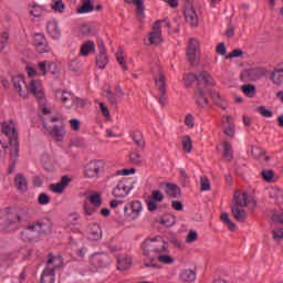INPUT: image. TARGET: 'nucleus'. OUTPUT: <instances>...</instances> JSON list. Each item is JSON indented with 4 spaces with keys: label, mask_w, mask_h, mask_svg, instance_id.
Instances as JSON below:
<instances>
[{
    "label": "nucleus",
    "mask_w": 283,
    "mask_h": 283,
    "mask_svg": "<svg viewBox=\"0 0 283 283\" xmlns=\"http://www.w3.org/2000/svg\"><path fill=\"white\" fill-rule=\"evenodd\" d=\"M70 182H72V179L67 176H63L57 184H52L50 186V190L53 193H63V191H65L70 186Z\"/></svg>",
    "instance_id": "nucleus-22"
},
{
    "label": "nucleus",
    "mask_w": 283,
    "mask_h": 283,
    "mask_svg": "<svg viewBox=\"0 0 283 283\" xmlns=\"http://www.w3.org/2000/svg\"><path fill=\"white\" fill-rule=\"evenodd\" d=\"M14 213H19V208L7 207V208L0 210V218H6L8 216H14Z\"/></svg>",
    "instance_id": "nucleus-47"
},
{
    "label": "nucleus",
    "mask_w": 283,
    "mask_h": 283,
    "mask_svg": "<svg viewBox=\"0 0 283 283\" xmlns=\"http://www.w3.org/2000/svg\"><path fill=\"white\" fill-rule=\"evenodd\" d=\"M61 266H63V258L50 255L48 260V264L41 274L40 283H54L55 282L54 271H56V269Z\"/></svg>",
    "instance_id": "nucleus-6"
},
{
    "label": "nucleus",
    "mask_w": 283,
    "mask_h": 283,
    "mask_svg": "<svg viewBox=\"0 0 283 283\" xmlns=\"http://www.w3.org/2000/svg\"><path fill=\"white\" fill-rule=\"evenodd\" d=\"M46 32L51 39H61V27L59 25V21L52 19L46 22Z\"/></svg>",
    "instance_id": "nucleus-21"
},
{
    "label": "nucleus",
    "mask_w": 283,
    "mask_h": 283,
    "mask_svg": "<svg viewBox=\"0 0 283 283\" xmlns=\"http://www.w3.org/2000/svg\"><path fill=\"white\" fill-rule=\"evenodd\" d=\"M180 282L192 283L196 282V271L191 269H184L179 274Z\"/></svg>",
    "instance_id": "nucleus-28"
},
{
    "label": "nucleus",
    "mask_w": 283,
    "mask_h": 283,
    "mask_svg": "<svg viewBox=\"0 0 283 283\" xmlns=\"http://www.w3.org/2000/svg\"><path fill=\"white\" fill-rule=\"evenodd\" d=\"M136 181L134 179L124 178L117 182V185L113 188L114 198H127L129 193H132Z\"/></svg>",
    "instance_id": "nucleus-7"
},
{
    "label": "nucleus",
    "mask_w": 283,
    "mask_h": 283,
    "mask_svg": "<svg viewBox=\"0 0 283 283\" xmlns=\"http://www.w3.org/2000/svg\"><path fill=\"white\" fill-rule=\"evenodd\" d=\"M165 191L169 198H178L180 196V188L174 184H167Z\"/></svg>",
    "instance_id": "nucleus-36"
},
{
    "label": "nucleus",
    "mask_w": 283,
    "mask_h": 283,
    "mask_svg": "<svg viewBox=\"0 0 283 283\" xmlns=\"http://www.w3.org/2000/svg\"><path fill=\"white\" fill-rule=\"evenodd\" d=\"M10 35L7 32L0 33V52H3L8 45Z\"/></svg>",
    "instance_id": "nucleus-51"
},
{
    "label": "nucleus",
    "mask_w": 283,
    "mask_h": 283,
    "mask_svg": "<svg viewBox=\"0 0 283 283\" xmlns=\"http://www.w3.org/2000/svg\"><path fill=\"white\" fill-rule=\"evenodd\" d=\"M221 222H223L224 227L229 229V231H235L237 227L233 221H231V218L229 217V213L227 212H221Z\"/></svg>",
    "instance_id": "nucleus-38"
},
{
    "label": "nucleus",
    "mask_w": 283,
    "mask_h": 283,
    "mask_svg": "<svg viewBox=\"0 0 283 283\" xmlns=\"http://www.w3.org/2000/svg\"><path fill=\"white\" fill-rule=\"evenodd\" d=\"M274 222H280V224H283V210L277 211L273 214Z\"/></svg>",
    "instance_id": "nucleus-63"
},
{
    "label": "nucleus",
    "mask_w": 283,
    "mask_h": 283,
    "mask_svg": "<svg viewBox=\"0 0 283 283\" xmlns=\"http://www.w3.org/2000/svg\"><path fill=\"white\" fill-rule=\"evenodd\" d=\"M136 168H125L117 171V176H134Z\"/></svg>",
    "instance_id": "nucleus-61"
},
{
    "label": "nucleus",
    "mask_w": 283,
    "mask_h": 283,
    "mask_svg": "<svg viewBox=\"0 0 283 283\" xmlns=\"http://www.w3.org/2000/svg\"><path fill=\"white\" fill-rule=\"evenodd\" d=\"M196 81H198V75H196L193 73L185 74L182 77V82L186 85V87H191V85H193V83H196Z\"/></svg>",
    "instance_id": "nucleus-41"
},
{
    "label": "nucleus",
    "mask_w": 283,
    "mask_h": 283,
    "mask_svg": "<svg viewBox=\"0 0 283 283\" xmlns=\"http://www.w3.org/2000/svg\"><path fill=\"white\" fill-rule=\"evenodd\" d=\"M31 80L27 86V94H32L39 105L43 116H50L51 111L48 107V98L45 97V87H43V82L41 80H34V77H30Z\"/></svg>",
    "instance_id": "nucleus-4"
},
{
    "label": "nucleus",
    "mask_w": 283,
    "mask_h": 283,
    "mask_svg": "<svg viewBox=\"0 0 283 283\" xmlns=\"http://www.w3.org/2000/svg\"><path fill=\"white\" fill-rule=\"evenodd\" d=\"M161 222L166 227H174L176 224V217L174 214H166L163 217Z\"/></svg>",
    "instance_id": "nucleus-49"
},
{
    "label": "nucleus",
    "mask_w": 283,
    "mask_h": 283,
    "mask_svg": "<svg viewBox=\"0 0 283 283\" xmlns=\"http://www.w3.org/2000/svg\"><path fill=\"white\" fill-rule=\"evenodd\" d=\"M99 111L102 112L104 118H106V120H109L112 115L109 114V108H107V106L104 103H99Z\"/></svg>",
    "instance_id": "nucleus-60"
},
{
    "label": "nucleus",
    "mask_w": 283,
    "mask_h": 283,
    "mask_svg": "<svg viewBox=\"0 0 283 283\" xmlns=\"http://www.w3.org/2000/svg\"><path fill=\"white\" fill-rule=\"evenodd\" d=\"M178 22L169 20H160L157 21L153 27V32H150L147 36L146 44L147 45H160L163 43V30H167L168 34H174L178 32Z\"/></svg>",
    "instance_id": "nucleus-3"
},
{
    "label": "nucleus",
    "mask_w": 283,
    "mask_h": 283,
    "mask_svg": "<svg viewBox=\"0 0 283 283\" xmlns=\"http://www.w3.org/2000/svg\"><path fill=\"white\" fill-rule=\"evenodd\" d=\"M233 198L238 207H253L255 205V199L247 191L238 190L234 192Z\"/></svg>",
    "instance_id": "nucleus-13"
},
{
    "label": "nucleus",
    "mask_w": 283,
    "mask_h": 283,
    "mask_svg": "<svg viewBox=\"0 0 283 283\" xmlns=\"http://www.w3.org/2000/svg\"><path fill=\"white\" fill-rule=\"evenodd\" d=\"M198 240V231L190 230L186 237V244H193Z\"/></svg>",
    "instance_id": "nucleus-50"
},
{
    "label": "nucleus",
    "mask_w": 283,
    "mask_h": 283,
    "mask_svg": "<svg viewBox=\"0 0 283 283\" xmlns=\"http://www.w3.org/2000/svg\"><path fill=\"white\" fill-rule=\"evenodd\" d=\"M38 202L43 207H45V205H50V196H48L46 193H40L38 197Z\"/></svg>",
    "instance_id": "nucleus-58"
},
{
    "label": "nucleus",
    "mask_w": 283,
    "mask_h": 283,
    "mask_svg": "<svg viewBox=\"0 0 283 283\" xmlns=\"http://www.w3.org/2000/svg\"><path fill=\"white\" fill-rule=\"evenodd\" d=\"M261 176L265 182H275V172L273 170H262Z\"/></svg>",
    "instance_id": "nucleus-46"
},
{
    "label": "nucleus",
    "mask_w": 283,
    "mask_h": 283,
    "mask_svg": "<svg viewBox=\"0 0 283 283\" xmlns=\"http://www.w3.org/2000/svg\"><path fill=\"white\" fill-rule=\"evenodd\" d=\"M94 52H96V44L93 41L83 43L80 49L81 56H90V54H94Z\"/></svg>",
    "instance_id": "nucleus-29"
},
{
    "label": "nucleus",
    "mask_w": 283,
    "mask_h": 283,
    "mask_svg": "<svg viewBox=\"0 0 283 283\" xmlns=\"http://www.w3.org/2000/svg\"><path fill=\"white\" fill-rule=\"evenodd\" d=\"M33 45L39 54H45L50 52V45L48 44V40L45 39V35L41 33H35L33 35Z\"/></svg>",
    "instance_id": "nucleus-17"
},
{
    "label": "nucleus",
    "mask_w": 283,
    "mask_h": 283,
    "mask_svg": "<svg viewBox=\"0 0 283 283\" xmlns=\"http://www.w3.org/2000/svg\"><path fill=\"white\" fill-rule=\"evenodd\" d=\"M220 147L223 149V157L226 160H233V148L231 147V144L223 142L222 145L218 147V149H220Z\"/></svg>",
    "instance_id": "nucleus-33"
},
{
    "label": "nucleus",
    "mask_w": 283,
    "mask_h": 283,
    "mask_svg": "<svg viewBox=\"0 0 283 283\" xmlns=\"http://www.w3.org/2000/svg\"><path fill=\"white\" fill-rule=\"evenodd\" d=\"M103 169H105V161L92 160L85 166L84 176L85 178H98Z\"/></svg>",
    "instance_id": "nucleus-11"
},
{
    "label": "nucleus",
    "mask_w": 283,
    "mask_h": 283,
    "mask_svg": "<svg viewBox=\"0 0 283 283\" xmlns=\"http://www.w3.org/2000/svg\"><path fill=\"white\" fill-rule=\"evenodd\" d=\"M269 195L274 198L279 205H283V190L280 188H270Z\"/></svg>",
    "instance_id": "nucleus-37"
},
{
    "label": "nucleus",
    "mask_w": 283,
    "mask_h": 283,
    "mask_svg": "<svg viewBox=\"0 0 283 283\" xmlns=\"http://www.w3.org/2000/svg\"><path fill=\"white\" fill-rule=\"evenodd\" d=\"M185 18L187 23H189L190 25H198V14L196 13V9H193V7H186Z\"/></svg>",
    "instance_id": "nucleus-26"
},
{
    "label": "nucleus",
    "mask_w": 283,
    "mask_h": 283,
    "mask_svg": "<svg viewBox=\"0 0 283 283\" xmlns=\"http://www.w3.org/2000/svg\"><path fill=\"white\" fill-rule=\"evenodd\" d=\"M258 112L263 118H273V111L265 108L264 106H260Z\"/></svg>",
    "instance_id": "nucleus-53"
},
{
    "label": "nucleus",
    "mask_w": 283,
    "mask_h": 283,
    "mask_svg": "<svg viewBox=\"0 0 283 283\" xmlns=\"http://www.w3.org/2000/svg\"><path fill=\"white\" fill-rule=\"evenodd\" d=\"M200 182H201V191H209V189H211V182L209 181V178L203 176L201 177Z\"/></svg>",
    "instance_id": "nucleus-56"
},
{
    "label": "nucleus",
    "mask_w": 283,
    "mask_h": 283,
    "mask_svg": "<svg viewBox=\"0 0 283 283\" xmlns=\"http://www.w3.org/2000/svg\"><path fill=\"white\" fill-rule=\"evenodd\" d=\"M52 223L50 221H43V222H38L36 224L29 226L23 232H22V240H34L32 237H28L34 231H48V229H51Z\"/></svg>",
    "instance_id": "nucleus-14"
},
{
    "label": "nucleus",
    "mask_w": 283,
    "mask_h": 283,
    "mask_svg": "<svg viewBox=\"0 0 283 283\" xmlns=\"http://www.w3.org/2000/svg\"><path fill=\"white\" fill-rule=\"evenodd\" d=\"M87 201L83 206L85 216H94L96 210L103 205V195H101V192L93 191L87 196Z\"/></svg>",
    "instance_id": "nucleus-8"
},
{
    "label": "nucleus",
    "mask_w": 283,
    "mask_h": 283,
    "mask_svg": "<svg viewBox=\"0 0 283 283\" xmlns=\"http://www.w3.org/2000/svg\"><path fill=\"white\" fill-rule=\"evenodd\" d=\"M103 232L101 231L99 224H93L91 229L90 240H101Z\"/></svg>",
    "instance_id": "nucleus-40"
},
{
    "label": "nucleus",
    "mask_w": 283,
    "mask_h": 283,
    "mask_svg": "<svg viewBox=\"0 0 283 283\" xmlns=\"http://www.w3.org/2000/svg\"><path fill=\"white\" fill-rule=\"evenodd\" d=\"M186 56L190 63H196L198 56H200V46L198 40L190 39Z\"/></svg>",
    "instance_id": "nucleus-18"
},
{
    "label": "nucleus",
    "mask_w": 283,
    "mask_h": 283,
    "mask_svg": "<svg viewBox=\"0 0 283 283\" xmlns=\"http://www.w3.org/2000/svg\"><path fill=\"white\" fill-rule=\"evenodd\" d=\"M107 63H109V60L107 59V54H99L96 57V66L99 70H105L107 67Z\"/></svg>",
    "instance_id": "nucleus-42"
},
{
    "label": "nucleus",
    "mask_w": 283,
    "mask_h": 283,
    "mask_svg": "<svg viewBox=\"0 0 283 283\" xmlns=\"http://www.w3.org/2000/svg\"><path fill=\"white\" fill-rule=\"evenodd\" d=\"M14 185L18 191H21L22 193H24V191H28V180L23 175L19 174L15 176Z\"/></svg>",
    "instance_id": "nucleus-30"
},
{
    "label": "nucleus",
    "mask_w": 283,
    "mask_h": 283,
    "mask_svg": "<svg viewBox=\"0 0 283 283\" xmlns=\"http://www.w3.org/2000/svg\"><path fill=\"white\" fill-rule=\"evenodd\" d=\"M151 74L155 78V85L159 90L160 94H165L167 90V77L165 73H163V69L160 66H155L151 69Z\"/></svg>",
    "instance_id": "nucleus-12"
},
{
    "label": "nucleus",
    "mask_w": 283,
    "mask_h": 283,
    "mask_svg": "<svg viewBox=\"0 0 283 283\" xmlns=\"http://www.w3.org/2000/svg\"><path fill=\"white\" fill-rule=\"evenodd\" d=\"M243 94L245 96H248L249 98H253L255 96V86L251 85V84H244L241 87Z\"/></svg>",
    "instance_id": "nucleus-45"
},
{
    "label": "nucleus",
    "mask_w": 283,
    "mask_h": 283,
    "mask_svg": "<svg viewBox=\"0 0 283 283\" xmlns=\"http://www.w3.org/2000/svg\"><path fill=\"white\" fill-rule=\"evenodd\" d=\"M132 266V256L120 255L117 259V269L118 271H127Z\"/></svg>",
    "instance_id": "nucleus-31"
},
{
    "label": "nucleus",
    "mask_w": 283,
    "mask_h": 283,
    "mask_svg": "<svg viewBox=\"0 0 283 283\" xmlns=\"http://www.w3.org/2000/svg\"><path fill=\"white\" fill-rule=\"evenodd\" d=\"M19 134L17 133V124L12 120H7L1 125L0 132V156H6L10 148V158L12 163L19 158Z\"/></svg>",
    "instance_id": "nucleus-2"
},
{
    "label": "nucleus",
    "mask_w": 283,
    "mask_h": 283,
    "mask_svg": "<svg viewBox=\"0 0 283 283\" xmlns=\"http://www.w3.org/2000/svg\"><path fill=\"white\" fill-rule=\"evenodd\" d=\"M59 70L56 64L52 61H40L38 66L34 67L31 64L25 66V73L29 78H36V76H45V74H56Z\"/></svg>",
    "instance_id": "nucleus-5"
},
{
    "label": "nucleus",
    "mask_w": 283,
    "mask_h": 283,
    "mask_svg": "<svg viewBox=\"0 0 283 283\" xmlns=\"http://www.w3.org/2000/svg\"><path fill=\"white\" fill-rule=\"evenodd\" d=\"M232 216L238 222H244L247 220V212L235 206L231 207Z\"/></svg>",
    "instance_id": "nucleus-34"
},
{
    "label": "nucleus",
    "mask_w": 283,
    "mask_h": 283,
    "mask_svg": "<svg viewBox=\"0 0 283 283\" xmlns=\"http://www.w3.org/2000/svg\"><path fill=\"white\" fill-rule=\"evenodd\" d=\"M195 98L200 107H207V105H209L207 94L200 90L196 92Z\"/></svg>",
    "instance_id": "nucleus-35"
},
{
    "label": "nucleus",
    "mask_w": 283,
    "mask_h": 283,
    "mask_svg": "<svg viewBox=\"0 0 283 283\" xmlns=\"http://www.w3.org/2000/svg\"><path fill=\"white\" fill-rule=\"evenodd\" d=\"M48 12V8L45 6H41L38 3L29 4V14L33 17V19H41V17H45Z\"/></svg>",
    "instance_id": "nucleus-23"
},
{
    "label": "nucleus",
    "mask_w": 283,
    "mask_h": 283,
    "mask_svg": "<svg viewBox=\"0 0 283 283\" xmlns=\"http://www.w3.org/2000/svg\"><path fill=\"white\" fill-rule=\"evenodd\" d=\"M59 120H61L59 117L42 118L43 127L46 132L51 133L55 138H63L65 136V128L54 125Z\"/></svg>",
    "instance_id": "nucleus-10"
},
{
    "label": "nucleus",
    "mask_w": 283,
    "mask_h": 283,
    "mask_svg": "<svg viewBox=\"0 0 283 283\" xmlns=\"http://www.w3.org/2000/svg\"><path fill=\"white\" fill-rule=\"evenodd\" d=\"M115 59L117 63H119L122 70H124V72H127V64L125 63V55H123V52H117Z\"/></svg>",
    "instance_id": "nucleus-52"
},
{
    "label": "nucleus",
    "mask_w": 283,
    "mask_h": 283,
    "mask_svg": "<svg viewBox=\"0 0 283 283\" xmlns=\"http://www.w3.org/2000/svg\"><path fill=\"white\" fill-rule=\"evenodd\" d=\"M51 8H52L53 12L63 14V12L65 10V3H63V0H54L51 4Z\"/></svg>",
    "instance_id": "nucleus-43"
},
{
    "label": "nucleus",
    "mask_w": 283,
    "mask_h": 283,
    "mask_svg": "<svg viewBox=\"0 0 283 283\" xmlns=\"http://www.w3.org/2000/svg\"><path fill=\"white\" fill-rule=\"evenodd\" d=\"M124 216L127 220H138L143 216V202L139 200L132 201L124 206Z\"/></svg>",
    "instance_id": "nucleus-9"
},
{
    "label": "nucleus",
    "mask_w": 283,
    "mask_h": 283,
    "mask_svg": "<svg viewBox=\"0 0 283 283\" xmlns=\"http://www.w3.org/2000/svg\"><path fill=\"white\" fill-rule=\"evenodd\" d=\"M251 81H258V78H262V76L266 75V69L264 67H255L248 71Z\"/></svg>",
    "instance_id": "nucleus-32"
},
{
    "label": "nucleus",
    "mask_w": 283,
    "mask_h": 283,
    "mask_svg": "<svg viewBox=\"0 0 283 283\" xmlns=\"http://www.w3.org/2000/svg\"><path fill=\"white\" fill-rule=\"evenodd\" d=\"M185 123H186L187 127H193V125H196V120L192 115H187Z\"/></svg>",
    "instance_id": "nucleus-64"
},
{
    "label": "nucleus",
    "mask_w": 283,
    "mask_h": 283,
    "mask_svg": "<svg viewBox=\"0 0 283 283\" xmlns=\"http://www.w3.org/2000/svg\"><path fill=\"white\" fill-rule=\"evenodd\" d=\"M197 81L198 83H203V85H206L207 87H216L217 85V82H216V78H213V75H211V73L207 71H201L197 75Z\"/></svg>",
    "instance_id": "nucleus-24"
},
{
    "label": "nucleus",
    "mask_w": 283,
    "mask_h": 283,
    "mask_svg": "<svg viewBox=\"0 0 283 283\" xmlns=\"http://www.w3.org/2000/svg\"><path fill=\"white\" fill-rule=\"evenodd\" d=\"M55 98L59 101V103L67 107L69 105H72L74 96L72 95V93L65 90H57L55 91Z\"/></svg>",
    "instance_id": "nucleus-25"
},
{
    "label": "nucleus",
    "mask_w": 283,
    "mask_h": 283,
    "mask_svg": "<svg viewBox=\"0 0 283 283\" xmlns=\"http://www.w3.org/2000/svg\"><path fill=\"white\" fill-rule=\"evenodd\" d=\"M270 80L276 87L283 85V62L275 65L273 72L270 74Z\"/></svg>",
    "instance_id": "nucleus-20"
},
{
    "label": "nucleus",
    "mask_w": 283,
    "mask_h": 283,
    "mask_svg": "<svg viewBox=\"0 0 283 283\" xmlns=\"http://www.w3.org/2000/svg\"><path fill=\"white\" fill-rule=\"evenodd\" d=\"M273 240L277 244H280V242H282V240H283V230L282 229H276L273 231Z\"/></svg>",
    "instance_id": "nucleus-57"
},
{
    "label": "nucleus",
    "mask_w": 283,
    "mask_h": 283,
    "mask_svg": "<svg viewBox=\"0 0 283 283\" xmlns=\"http://www.w3.org/2000/svg\"><path fill=\"white\" fill-rule=\"evenodd\" d=\"M126 3H133L136 7L137 19L143 21L145 19V0H125Z\"/></svg>",
    "instance_id": "nucleus-27"
},
{
    "label": "nucleus",
    "mask_w": 283,
    "mask_h": 283,
    "mask_svg": "<svg viewBox=\"0 0 283 283\" xmlns=\"http://www.w3.org/2000/svg\"><path fill=\"white\" fill-rule=\"evenodd\" d=\"M165 200V195L160 190H153L150 196L146 199L148 211H156L158 205Z\"/></svg>",
    "instance_id": "nucleus-15"
},
{
    "label": "nucleus",
    "mask_w": 283,
    "mask_h": 283,
    "mask_svg": "<svg viewBox=\"0 0 283 283\" xmlns=\"http://www.w3.org/2000/svg\"><path fill=\"white\" fill-rule=\"evenodd\" d=\"M181 145L187 154H191V149H193V144L190 136H184L181 139Z\"/></svg>",
    "instance_id": "nucleus-44"
},
{
    "label": "nucleus",
    "mask_w": 283,
    "mask_h": 283,
    "mask_svg": "<svg viewBox=\"0 0 283 283\" xmlns=\"http://www.w3.org/2000/svg\"><path fill=\"white\" fill-rule=\"evenodd\" d=\"M133 140L138 147H143V145H145V140H143V134L139 132L134 133Z\"/></svg>",
    "instance_id": "nucleus-55"
},
{
    "label": "nucleus",
    "mask_w": 283,
    "mask_h": 283,
    "mask_svg": "<svg viewBox=\"0 0 283 283\" xmlns=\"http://www.w3.org/2000/svg\"><path fill=\"white\" fill-rule=\"evenodd\" d=\"M223 132L226 136H230V138H233L235 136V124H233V116L231 115H224L221 118Z\"/></svg>",
    "instance_id": "nucleus-19"
},
{
    "label": "nucleus",
    "mask_w": 283,
    "mask_h": 283,
    "mask_svg": "<svg viewBox=\"0 0 283 283\" xmlns=\"http://www.w3.org/2000/svg\"><path fill=\"white\" fill-rule=\"evenodd\" d=\"M94 10V7H92V3L85 2L82 7L77 9L78 14H87V12H92Z\"/></svg>",
    "instance_id": "nucleus-54"
},
{
    "label": "nucleus",
    "mask_w": 283,
    "mask_h": 283,
    "mask_svg": "<svg viewBox=\"0 0 283 283\" xmlns=\"http://www.w3.org/2000/svg\"><path fill=\"white\" fill-rule=\"evenodd\" d=\"M145 256V266L160 269V264H175L176 259L169 253V242L163 237L147 238L140 245Z\"/></svg>",
    "instance_id": "nucleus-1"
},
{
    "label": "nucleus",
    "mask_w": 283,
    "mask_h": 283,
    "mask_svg": "<svg viewBox=\"0 0 283 283\" xmlns=\"http://www.w3.org/2000/svg\"><path fill=\"white\" fill-rule=\"evenodd\" d=\"M64 222L66 227H74L78 224V213L71 212L67 214V217L64 219Z\"/></svg>",
    "instance_id": "nucleus-39"
},
{
    "label": "nucleus",
    "mask_w": 283,
    "mask_h": 283,
    "mask_svg": "<svg viewBox=\"0 0 283 283\" xmlns=\"http://www.w3.org/2000/svg\"><path fill=\"white\" fill-rule=\"evenodd\" d=\"M13 87L21 98H28V83L23 75H15L12 78Z\"/></svg>",
    "instance_id": "nucleus-16"
},
{
    "label": "nucleus",
    "mask_w": 283,
    "mask_h": 283,
    "mask_svg": "<svg viewBox=\"0 0 283 283\" xmlns=\"http://www.w3.org/2000/svg\"><path fill=\"white\" fill-rule=\"evenodd\" d=\"M243 54H244V52H242V50L235 49L232 52H230L229 54H227L226 59H240V56H242Z\"/></svg>",
    "instance_id": "nucleus-59"
},
{
    "label": "nucleus",
    "mask_w": 283,
    "mask_h": 283,
    "mask_svg": "<svg viewBox=\"0 0 283 283\" xmlns=\"http://www.w3.org/2000/svg\"><path fill=\"white\" fill-rule=\"evenodd\" d=\"M87 105V101L84 98L73 97L71 105L66 106L67 109H71V107H84Z\"/></svg>",
    "instance_id": "nucleus-48"
},
{
    "label": "nucleus",
    "mask_w": 283,
    "mask_h": 283,
    "mask_svg": "<svg viewBox=\"0 0 283 283\" xmlns=\"http://www.w3.org/2000/svg\"><path fill=\"white\" fill-rule=\"evenodd\" d=\"M216 53L219 54L220 56H224V54H227V46L224 45L223 42L217 45Z\"/></svg>",
    "instance_id": "nucleus-62"
}]
</instances>
